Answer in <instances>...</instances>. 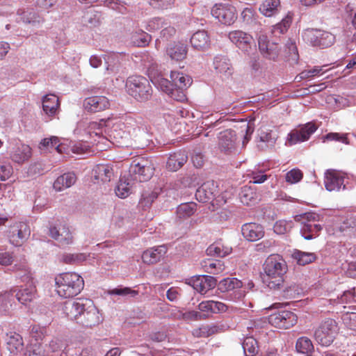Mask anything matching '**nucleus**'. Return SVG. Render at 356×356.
<instances>
[{
    "mask_svg": "<svg viewBox=\"0 0 356 356\" xmlns=\"http://www.w3.org/2000/svg\"><path fill=\"white\" fill-rule=\"evenodd\" d=\"M218 185L213 180L203 183L196 191L195 197L199 202H207L218 194Z\"/></svg>",
    "mask_w": 356,
    "mask_h": 356,
    "instance_id": "412c9836",
    "label": "nucleus"
},
{
    "mask_svg": "<svg viewBox=\"0 0 356 356\" xmlns=\"http://www.w3.org/2000/svg\"><path fill=\"white\" fill-rule=\"evenodd\" d=\"M265 275L263 282L270 289H280L284 286V275L287 271V265L278 254L269 256L264 263Z\"/></svg>",
    "mask_w": 356,
    "mask_h": 356,
    "instance_id": "f03ea898",
    "label": "nucleus"
},
{
    "mask_svg": "<svg viewBox=\"0 0 356 356\" xmlns=\"http://www.w3.org/2000/svg\"><path fill=\"white\" fill-rule=\"evenodd\" d=\"M104 6L121 14L127 13L126 3L120 0H105Z\"/></svg>",
    "mask_w": 356,
    "mask_h": 356,
    "instance_id": "5fc2aeb1",
    "label": "nucleus"
},
{
    "mask_svg": "<svg viewBox=\"0 0 356 356\" xmlns=\"http://www.w3.org/2000/svg\"><path fill=\"white\" fill-rule=\"evenodd\" d=\"M59 100L57 96L53 94L47 95L43 97L42 108L44 112L49 115H54L59 108Z\"/></svg>",
    "mask_w": 356,
    "mask_h": 356,
    "instance_id": "c9c22d12",
    "label": "nucleus"
},
{
    "mask_svg": "<svg viewBox=\"0 0 356 356\" xmlns=\"http://www.w3.org/2000/svg\"><path fill=\"white\" fill-rule=\"evenodd\" d=\"M293 227V222L291 220H278L275 223L273 230L277 234H284L289 232Z\"/></svg>",
    "mask_w": 356,
    "mask_h": 356,
    "instance_id": "864d4df0",
    "label": "nucleus"
},
{
    "mask_svg": "<svg viewBox=\"0 0 356 356\" xmlns=\"http://www.w3.org/2000/svg\"><path fill=\"white\" fill-rule=\"evenodd\" d=\"M188 48L186 44L181 42H174L168 44L166 48L168 56L172 60H182L186 56Z\"/></svg>",
    "mask_w": 356,
    "mask_h": 356,
    "instance_id": "2f4dec72",
    "label": "nucleus"
},
{
    "mask_svg": "<svg viewBox=\"0 0 356 356\" xmlns=\"http://www.w3.org/2000/svg\"><path fill=\"white\" fill-rule=\"evenodd\" d=\"M344 179L345 176L341 172L327 170L324 177L325 188L329 191H339L341 187L345 189Z\"/></svg>",
    "mask_w": 356,
    "mask_h": 356,
    "instance_id": "6ab92c4d",
    "label": "nucleus"
},
{
    "mask_svg": "<svg viewBox=\"0 0 356 356\" xmlns=\"http://www.w3.org/2000/svg\"><path fill=\"white\" fill-rule=\"evenodd\" d=\"M228 38L238 49L245 53H250L254 42L252 35L242 31L236 30L229 32Z\"/></svg>",
    "mask_w": 356,
    "mask_h": 356,
    "instance_id": "dca6fc26",
    "label": "nucleus"
},
{
    "mask_svg": "<svg viewBox=\"0 0 356 356\" xmlns=\"http://www.w3.org/2000/svg\"><path fill=\"white\" fill-rule=\"evenodd\" d=\"M108 293L111 296H120L123 297H136L138 295V291L134 290L129 287H122L119 286L118 288H115L111 289L108 291Z\"/></svg>",
    "mask_w": 356,
    "mask_h": 356,
    "instance_id": "603ef678",
    "label": "nucleus"
},
{
    "mask_svg": "<svg viewBox=\"0 0 356 356\" xmlns=\"http://www.w3.org/2000/svg\"><path fill=\"white\" fill-rule=\"evenodd\" d=\"M213 66L215 72L221 77L229 78L233 73L230 60L225 56H216L213 58Z\"/></svg>",
    "mask_w": 356,
    "mask_h": 356,
    "instance_id": "cd10ccee",
    "label": "nucleus"
},
{
    "mask_svg": "<svg viewBox=\"0 0 356 356\" xmlns=\"http://www.w3.org/2000/svg\"><path fill=\"white\" fill-rule=\"evenodd\" d=\"M31 156V147L25 144L17 143L10 154L11 159L19 164L28 161Z\"/></svg>",
    "mask_w": 356,
    "mask_h": 356,
    "instance_id": "7c9ffc66",
    "label": "nucleus"
},
{
    "mask_svg": "<svg viewBox=\"0 0 356 356\" xmlns=\"http://www.w3.org/2000/svg\"><path fill=\"white\" fill-rule=\"evenodd\" d=\"M168 24V23L165 19L162 17H154L147 22L146 30L148 31H155L163 28Z\"/></svg>",
    "mask_w": 356,
    "mask_h": 356,
    "instance_id": "6e6d98bb",
    "label": "nucleus"
},
{
    "mask_svg": "<svg viewBox=\"0 0 356 356\" xmlns=\"http://www.w3.org/2000/svg\"><path fill=\"white\" fill-rule=\"evenodd\" d=\"M303 40L314 47L326 48L332 46L335 41V36L327 31L316 29H307L302 35Z\"/></svg>",
    "mask_w": 356,
    "mask_h": 356,
    "instance_id": "6e6552de",
    "label": "nucleus"
},
{
    "mask_svg": "<svg viewBox=\"0 0 356 356\" xmlns=\"http://www.w3.org/2000/svg\"><path fill=\"white\" fill-rule=\"evenodd\" d=\"M242 286V282L235 277L225 278L218 284V289L222 292L234 291L236 299H241L245 295V291L241 290Z\"/></svg>",
    "mask_w": 356,
    "mask_h": 356,
    "instance_id": "b1692460",
    "label": "nucleus"
},
{
    "mask_svg": "<svg viewBox=\"0 0 356 356\" xmlns=\"http://www.w3.org/2000/svg\"><path fill=\"white\" fill-rule=\"evenodd\" d=\"M198 309L201 312H211V313L218 314L226 312L227 306L221 302L207 300L200 302L198 305Z\"/></svg>",
    "mask_w": 356,
    "mask_h": 356,
    "instance_id": "4c0bfd02",
    "label": "nucleus"
},
{
    "mask_svg": "<svg viewBox=\"0 0 356 356\" xmlns=\"http://www.w3.org/2000/svg\"><path fill=\"white\" fill-rule=\"evenodd\" d=\"M167 252L165 245H159L145 250L142 254L143 261L147 264H154L164 257Z\"/></svg>",
    "mask_w": 356,
    "mask_h": 356,
    "instance_id": "c756f323",
    "label": "nucleus"
},
{
    "mask_svg": "<svg viewBox=\"0 0 356 356\" xmlns=\"http://www.w3.org/2000/svg\"><path fill=\"white\" fill-rule=\"evenodd\" d=\"M257 17V13L252 7L245 8L241 13L243 23L250 26L256 25Z\"/></svg>",
    "mask_w": 356,
    "mask_h": 356,
    "instance_id": "3c124183",
    "label": "nucleus"
},
{
    "mask_svg": "<svg viewBox=\"0 0 356 356\" xmlns=\"http://www.w3.org/2000/svg\"><path fill=\"white\" fill-rule=\"evenodd\" d=\"M8 349L13 355H17L24 348L22 337L17 333H14L10 336L8 342Z\"/></svg>",
    "mask_w": 356,
    "mask_h": 356,
    "instance_id": "37998d69",
    "label": "nucleus"
},
{
    "mask_svg": "<svg viewBox=\"0 0 356 356\" xmlns=\"http://www.w3.org/2000/svg\"><path fill=\"white\" fill-rule=\"evenodd\" d=\"M83 22L90 26H97L100 24L102 14L94 9H90L83 15Z\"/></svg>",
    "mask_w": 356,
    "mask_h": 356,
    "instance_id": "c03bdc74",
    "label": "nucleus"
},
{
    "mask_svg": "<svg viewBox=\"0 0 356 356\" xmlns=\"http://www.w3.org/2000/svg\"><path fill=\"white\" fill-rule=\"evenodd\" d=\"M76 176L74 172H67L59 176L54 183V188L62 191L75 184Z\"/></svg>",
    "mask_w": 356,
    "mask_h": 356,
    "instance_id": "f704fd0d",
    "label": "nucleus"
},
{
    "mask_svg": "<svg viewBox=\"0 0 356 356\" xmlns=\"http://www.w3.org/2000/svg\"><path fill=\"white\" fill-rule=\"evenodd\" d=\"M337 332V322L332 318H326L315 330L314 339L321 346H329L334 341Z\"/></svg>",
    "mask_w": 356,
    "mask_h": 356,
    "instance_id": "0eeeda50",
    "label": "nucleus"
},
{
    "mask_svg": "<svg viewBox=\"0 0 356 356\" xmlns=\"http://www.w3.org/2000/svg\"><path fill=\"white\" fill-rule=\"evenodd\" d=\"M56 292L65 298L76 296L83 290L84 281L81 276L75 273H65L55 278Z\"/></svg>",
    "mask_w": 356,
    "mask_h": 356,
    "instance_id": "7ed1b4c3",
    "label": "nucleus"
},
{
    "mask_svg": "<svg viewBox=\"0 0 356 356\" xmlns=\"http://www.w3.org/2000/svg\"><path fill=\"white\" fill-rule=\"evenodd\" d=\"M86 299H78L75 300H69L65 302L63 311L66 316L76 321L78 323V318L80 316L83 310H84Z\"/></svg>",
    "mask_w": 356,
    "mask_h": 356,
    "instance_id": "393cba45",
    "label": "nucleus"
},
{
    "mask_svg": "<svg viewBox=\"0 0 356 356\" xmlns=\"http://www.w3.org/2000/svg\"><path fill=\"white\" fill-rule=\"evenodd\" d=\"M108 137V140L113 144L120 146L124 144V140L127 138L128 134L124 131L114 127L111 130Z\"/></svg>",
    "mask_w": 356,
    "mask_h": 356,
    "instance_id": "09e8293b",
    "label": "nucleus"
},
{
    "mask_svg": "<svg viewBox=\"0 0 356 356\" xmlns=\"http://www.w3.org/2000/svg\"><path fill=\"white\" fill-rule=\"evenodd\" d=\"M83 302H86L84 310L78 318L77 323L90 328L98 325L102 321V318L97 308L90 299H86Z\"/></svg>",
    "mask_w": 356,
    "mask_h": 356,
    "instance_id": "9d476101",
    "label": "nucleus"
},
{
    "mask_svg": "<svg viewBox=\"0 0 356 356\" xmlns=\"http://www.w3.org/2000/svg\"><path fill=\"white\" fill-rule=\"evenodd\" d=\"M242 346L245 356H255L258 353V343L253 337H245Z\"/></svg>",
    "mask_w": 356,
    "mask_h": 356,
    "instance_id": "a18cd8bd",
    "label": "nucleus"
},
{
    "mask_svg": "<svg viewBox=\"0 0 356 356\" xmlns=\"http://www.w3.org/2000/svg\"><path fill=\"white\" fill-rule=\"evenodd\" d=\"M134 184V181L128 175L121 177L115 189L116 195L120 198H126L131 193Z\"/></svg>",
    "mask_w": 356,
    "mask_h": 356,
    "instance_id": "72a5a7b5",
    "label": "nucleus"
},
{
    "mask_svg": "<svg viewBox=\"0 0 356 356\" xmlns=\"http://www.w3.org/2000/svg\"><path fill=\"white\" fill-rule=\"evenodd\" d=\"M86 259L87 255L84 253L66 254L63 257V261L69 264H79Z\"/></svg>",
    "mask_w": 356,
    "mask_h": 356,
    "instance_id": "4d7b16f0",
    "label": "nucleus"
},
{
    "mask_svg": "<svg viewBox=\"0 0 356 356\" xmlns=\"http://www.w3.org/2000/svg\"><path fill=\"white\" fill-rule=\"evenodd\" d=\"M344 325L350 330L356 331V313H347L343 316Z\"/></svg>",
    "mask_w": 356,
    "mask_h": 356,
    "instance_id": "0e129e2a",
    "label": "nucleus"
},
{
    "mask_svg": "<svg viewBox=\"0 0 356 356\" xmlns=\"http://www.w3.org/2000/svg\"><path fill=\"white\" fill-rule=\"evenodd\" d=\"M297 316L291 311H282L277 313L273 314L268 317V322L273 326L289 329L293 327L297 323Z\"/></svg>",
    "mask_w": 356,
    "mask_h": 356,
    "instance_id": "ddd939ff",
    "label": "nucleus"
},
{
    "mask_svg": "<svg viewBox=\"0 0 356 356\" xmlns=\"http://www.w3.org/2000/svg\"><path fill=\"white\" fill-rule=\"evenodd\" d=\"M192 47L197 50L204 51L210 46V38L205 31H198L191 38Z\"/></svg>",
    "mask_w": 356,
    "mask_h": 356,
    "instance_id": "473e14b6",
    "label": "nucleus"
},
{
    "mask_svg": "<svg viewBox=\"0 0 356 356\" xmlns=\"http://www.w3.org/2000/svg\"><path fill=\"white\" fill-rule=\"evenodd\" d=\"M31 234L29 225L24 222H17L9 228L8 237L10 243L21 246L27 241Z\"/></svg>",
    "mask_w": 356,
    "mask_h": 356,
    "instance_id": "f8f14e48",
    "label": "nucleus"
},
{
    "mask_svg": "<svg viewBox=\"0 0 356 356\" xmlns=\"http://www.w3.org/2000/svg\"><path fill=\"white\" fill-rule=\"evenodd\" d=\"M30 334L36 341L42 340L46 334V328L39 325H33L30 331Z\"/></svg>",
    "mask_w": 356,
    "mask_h": 356,
    "instance_id": "69168bd1",
    "label": "nucleus"
},
{
    "mask_svg": "<svg viewBox=\"0 0 356 356\" xmlns=\"http://www.w3.org/2000/svg\"><path fill=\"white\" fill-rule=\"evenodd\" d=\"M17 20L38 26L43 22L42 17L33 8H22L17 10Z\"/></svg>",
    "mask_w": 356,
    "mask_h": 356,
    "instance_id": "a878e982",
    "label": "nucleus"
},
{
    "mask_svg": "<svg viewBox=\"0 0 356 356\" xmlns=\"http://www.w3.org/2000/svg\"><path fill=\"white\" fill-rule=\"evenodd\" d=\"M188 283L198 293L205 294L216 286V280L210 275H199L191 277Z\"/></svg>",
    "mask_w": 356,
    "mask_h": 356,
    "instance_id": "a211bd4d",
    "label": "nucleus"
},
{
    "mask_svg": "<svg viewBox=\"0 0 356 356\" xmlns=\"http://www.w3.org/2000/svg\"><path fill=\"white\" fill-rule=\"evenodd\" d=\"M325 140L340 141L344 144L349 143L348 138H347V135L346 134H341L339 133H329V134H326L325 136H323V142H325Z\"/></svg>",
    "mask_w": 356,
    "mask_h": 356,
    "instance_id": "338daca9",
    "label": "nucleus"
},
{
    "mask_svg": "<svg viewBox=\"0 0 356 356\" xmlns=\"http://www.w3.org/2000/svg\"><path fill=\"white\" fill-rule=\"evenodd\" d=\"M25 356H49V353L47 351L43 346L38 342L31 343L27 346Z\"/></svg>",
    "mask_w": 356,
    "mask_h": 356,
    "instance_id": "8fccbe9b",
    "label": "nucleus"
},
{
    "mask_svg": "<svg viewBox=\"0 0 356 356\" xmlns=\"http://www.w3.org/2000/svg\"><path fill=\"white\" fill-rule=\"evenodd\" d=\"M303 177V173L298 168H294L289 171L285 176L286 181L291 184H296L301 181Z\"/></svg>",
    "mask_w": 356,
    "mask_h": 356,
    "instance_id": "e2e57ef3",
    "label": "nucleus"
},
{
    "mask_svg": "<svg viewBox=\"0 0 356 356\" xmlns=\"http://www.w3.org/2000/svg\"><path fill=\"white\" fill-rule=\"evenodd\" d=\"M17 277L23 282H26L29 287L20 289L17 291L15 296L18 301L23 305L31 302L35 298V287L33 286V277L31 271L26 267H23L18 270Z\"/></svg>",
    "mask_w": 356,
    "mask_h": 356,
    "instance_id": "1a4fd4ad",
    "label": "nucleus"
},
{
    "mask_svg": "<svg viewBox=\"0 0 356 356\" xmlns=\"http://www.w3.org/2000/svg\"><path fill=\"white\" fill-rule=\"evenodd\" d=\"M222 329L216 324L202 325L200 327L193 330L192 334L197 338L209 337L218 333Z\"/></svg>",
    "mask_w": 356,
    "mask_h": 356,
    "instance_id": "ea45409f",
    "label": "nucleus"
},
{
    "mask_svg": "<svg viewBox=\"0 0 356 356\" xmlns=\"http://www.w3.org/2000/svg\"><path fill=\"white\" fill-rule=\"evenodd\" d=\"M158 87L172 99L182 102L186 99L184 90L192 83L191 78L180 72L172 71L170 80L158 77L155 83Z\"/></svg>",
    "mask_w": 356,
    "mask_h": 356,
    "instance_id": "f257e3e1",
    "label": "nucleus"
},
{
    "mask_svg": "<svg viewBox=\"0 0 356 356\" xmlns=\"http://www.w3.org/2000/svg\"><path fill=\"white\" fill-rule=\"evenodd\" d=\"M219 150L225 154H232L236 152V135L234 131L226 129L218 135Z\"/></svg>",
    "mask_w": 356,
    "mask_h": 356,
    "instance_id": "4468645a",
    "label": "nucleus"
},
{
    "mask_svg": "<svg viewBox=\"0 0 356 356\" xmlns=\"http://www.w3.org/2000/svg\"><path fill=\"white\" fill-rule=\"evenodd\" d=\"M109 106V100L104 96H92L86 98L83 101L85 111L91 113L104 111Z\"/></svg>",
    "mask_w": 356,
    "mask_h": 356,
    "instance_id": "4be33fe9",
    "label": "nucleus"
},
{
    "mask_svg": "<svg viewBox=\"0 0 356 356\" xmlns=\"http://www.w3.org/2000/svg\"><path fill=\"white\" fill-rule=\"evenodd\" d=\"M232 248L220 242L210 245L207 249V254L212 257H224L232 252Z\"/></svg>",
    "mask_w": 356,
    "mask_h": 356,
    "instance_id": "a19ab883",
    "label": "nucleus"
},
{
    "mask_svg": "<svg viewBox=\"0 0 356 356\" xmlns=\"http://www.w3.org/2000/svg\"><path fill=\"white\" fill-rule=\"evenodd\" d=\"M280 0H265L259 6V12L266 17H273L280 12Z\"/></svg>",
    "mask_w": 356,
    "mask_h": 356,
    "instance_id": "e433bc0d",
    "label": "nucleus"
},
{
    "mask_svg": "<svg viewBox=\"0 0 356 356\" xmlns=\"http://www.w3.org/2000/svg\"><path fill=\"white\" fill-rule=\"evenodd\" d=\"M188 161L187 154L182 150H179L173 153H170L166 161V168L171 172H177Z\"/></svg>",
    "mask_w": 356,
    "mask_h": 356,
    "instance_id": "c85d7f7f",
    "label": "nucleus"
},
{
    "mask_svg": "<svg viewBox=\"0 0 356 356\" xmlns=\"http://www.w3.org/2000/svg\"><path fill=\"white\" fill-rule=\"evenodd\" d=\"M127 93L140 102L150 99L152 88L148 79L143 76H131L126 81Z\"/></svg>",
    "mask_w": 356,
    "mask_h": 356,
    "instance_id": "20e7f679",
    "label": "nucleus"
},
{
    "mask_svg": "<svg viewBox=\"0 0 356 356\" xmlns=\"http://www.w3.org/2000/svg\"><path fill=\"white\" fill-rule=\"evenodd\" d=\"M324 66H315L314 68L311 70H304L300 72L296 77V79H299L298 81L302 79H305L311 77H314L320 74H323L324 72L323 71V67Z\"/></svg>",
    "mask_w": 356,
    "mask_h": 356,
    "instance_id": "680f3d73",
    "label": "nucleus"
},
{
    "mask_svg": "<svg viewBox=\"0 0 356 356\" xmlns=\"http://www.w3.org/2000/svg\"><path fill=\"white\" fill-rule=\"evenodd\" d=\"M292 257L298 264L305 266L316 261L317 256L315 253L303 252L298 250H294L292 253Z\"/></svg>",
    "mask_w": 356,
    "mask_h": 356,
    "instance_id": "79ce46f5",
    "label": "nucleus"
},
{
    "mask_svg": "<svg viewBox=\"0 0 356 356\" xmlns=\"http://www.w3.org/2000/svg\"><path fill=\"white\" fill-rule=\"evenodd\" d=\"M297 351L302 354L309 355L314 351V346L308 337H302L298 339L296 343Z\"/></svg>",
    "mask_w": 356,
    "mask_h": 356,
    "instance_id": "49530a36",
    "label": "nucleus"
},
{
    "mask_svg": "<svg viewBox=\"0 0 356 356\" xmlns=\"http://www.w3.org/2000/svg\"><path fill=\"white\" fill-rule=\"evenodd\" d=\"M49 234L61 247L70 245L74 241L72 233L66 225L51 226L49 229Z\"/></svg>",
    "mask_w": 356,
    "mask_h": 356,
    "instance_id": "2eb2a0df",
    "label": "nucleus"
},
{
    "mask_svg": "<svg viewBox=\"0 0 356 356\" xmlns=\"http://www.w3.org/2000/svg\"><path fill=\"white\" fill-rule=\"evenodd\" d=\"M243 237L249 241H256L264 236V227L258 223L249 222L244 224L241 227Z\"/></svg>",
    "mask_w": 356,
    "mask_h": 356,
    "instance_id": "bb28decb",
    "label": "nucleus"
},
{
    "mask_svg": "<svg viewBox=\"0 0 356 356\" xmlns=\"http://www.w3.org/2000/svg\"><path fill=\"white\" fill-rule=\"evenodd\" d=\"M356 295L355 293V287L351 288L350 289L345 291L341 296L337 297V303L341 304H348L353 303L355 302ZM336 301V300H334Z\"/></svg>",
    "mask_w": 356,
    "mask_h": 356,
    "instance_id": "052dcab7",
    "label": "nucleus"
},
{
    "mask_svg": "<svg viewBox=\"0 0 356 356\" xmlns=\"http://www.w3.org/2000/svg\"><path fill=\"white\" fill-rule=\"evenodd\" d=\"M320 216L316 213L309 212L296 215L294 220L301 223L300 233L306 240H311L318 236L323 229L318 223Z\"/></svg>",
    "mask_w": 356,
    "mask_h": 356,
    "instance_id": "423d86ee",
    "label": "nucleus"
},
{
    "mask_svg": "<svg viewBox=\"0 0 356 356\" xmlns=\"http://www.w3.org/2000/svg\"><path fill=\"white\" fill-rule=\"evenodd\" d=\"M211 15L225 25H231L237 19L235 7L229 3L216 4L211 9Z\"/></svg>",
    "mask_w": 356,
    "mask_h": 356,
    "instance_id": "9b49d317",
    "label": "nucleus"
},
{
    "mask_svg": "<svg viewBox=\"0 0 356 356\" xmlns=\"http://www.w3.org/2000/svg\"><path fill=\"white\" fill-rule=\"evenodd\" d=\"M154 172V167L152 160L138 157L131 163L128 175L134 181L143 182L149 180Z\"/></svg>",
    "mask_w": 356,
    "mask_h": 356,
    "instance_id": "39448f33",
    "label": "nucleus"
},
{
    "mask_svg": "<svg viewBox=\"0 0 356 356\" xmlns=\"http://www.w3.org/2000/svg\"><path fill=\"white\" fill-rule=\"evenodd\" d=\"M258 46L262 56L269 60H275L280 54V48L278 44L270 42L265 35H260L258 38Z\"/></svg>",
    "mask_w": 356,
    "mask_h": 356,
    "instance_id": "f3484780",
    "label": "nucleus"
},
{
    "mask_svg": "<svg viewBox=\"0 0 356 356\" xmlns=\"http://www.w3.org/2000/svg\"><path fill=\"white\" fill-rule=\"evenodd\" d=\"M285 47L286 51L289 54V60L296 63L298 60L299 55L296 42L291 39H289L285 44Z\"/></svg>",
    "mask_w": 356,
    "mask_h": 356,
    "instance_id": "bf43d9fd",
    "label": "nucleus"
},
{
    "mask_svg": "<svg viewBox=\"0 0 356 356\" xmlns=\"http://www.w3.org/2000/svg\"><path fill=\"white\" fill-rule=\"evenodd\" d=\"M175 0H150L149 3L152 6L159 9H168L172 7Z\"/></svg>",
    "mask_w": 356,
    "mask_h": 356,
    "instance_id": "774afa93",
    "label": "nucleus"
},
{
    "mask_svg": "<svg viewBox=\"0 0 356 356\" xmlns=\"http://www.w3.org/2000/svg\"><path fill=\"white\" fill-rule=\"evenodd\" d=\"M314 124L307 123L300 129H295L288 134L287 142L289 145L307 140L316 130Z\"/></svg>",
    "mask_w": 356,
    "mask_h": 356,
    "instance_id": "aec40b11",
    "label": "nucleus"
},
{
    "mask_svg": "<svg viewBox=\"0 0 356 356\" xmlns=\"http://www.w3.org/2000/svg\"><path fill=\"white\" fill-rule=\"evenodd\" d=\"M257 135L259 138L258 147L262 149L273 147L278 138L277 133L267 127L259 128Z\"/></svg>",
    "mask_w": 356,
    "mask_h": 356,
    "instance_id": "5701e85b",
    "label": "nucleus"
},
{
    "mask_svg": "<svg viewBox=\"0 0 356 356\" xmlns=\"http://www.w3.org/2000/svg\"><path fill=\"white\" fill-rule=\"evenodd\" d=\"M291 24V18L290 17H286L282 20L277 23L273 27L272 32L273 34H283L290 27Z\"/></svg>",
    "mask_w": 356,
    "mask_h": 356,
    "instance_id": "13d9d810",
    "label": "nucleus"
},
{
    "mask_svg": "<svg viewBox=\"0 0 356 356\" xmlns=\"http://www.w3.org/2000/svg\"><path fill=\"white\" fill-rule=\"evenodd\" d=\"M196 211V204L188 202L181 204L177 208V216L179 218H187L191 217Z\"/></svg>",
    "mask_w": 356,
    "mask_h": 356,
    "instance_id": "de8ad7c7",
    "label": "nucleus"
},
{
    "mask_svg": "<svg viewBox=\"0 0 356 356\" xmlns=\"http://www.w3.org/2000/svg\"><path fill=\"white\" fill-rule=\"evenodd\" d=\"M113 176V168L108 165L99 164L93 170V177L96 180L108 182L111 181Z\"/></svg>",
    "mask_w": 356,
    "mask_h": 356,
    "instance_id": "58836bf2",
    "label": "nucleus"
}]
</instances>
